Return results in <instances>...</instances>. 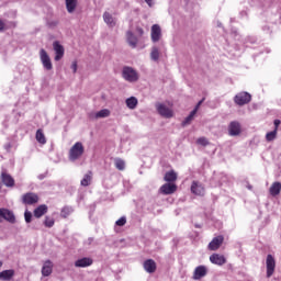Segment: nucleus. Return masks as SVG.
I'll list each match as a JSON object with an SVG mask.
<instances>
[{"mask_svg":"<svg viewBox=\"0 0 281 281\" xmlns=\"http://www.w3.org/2000/svg\"><path fill=\"white\" fill-rule=\"evenodd\" d=\"M71 69H72V72L76 74L78 71V63L74 61L71 64Z\"/></svg>","mask_w":281,"mask_h":281,"instance_id":"obj_41","label":"nucleus"},{"mask_svg":"<svg viewBox=\"0 0 281 281\" xmlns=\"http://www.w3.org/2000/svg\"><path fill=\"white\" fill-rule=\"evenodd\" d=\"M269 192L271 194V196H278V194H280L281 192V183L280 182H274L271 184Z\"/></svg>","mask_w":281,"mask_h":281,"instance_id":"obj_27","label":"nucleus"},{"mask_svg":"<svg viewBox=\"0 0 281 281\" xmlns=\"http://www.w3.org/2000/svg\"><path fill=\"white\" fill-rule=\"evenodd\" d=\"M91 265H93V259L89 257H83L75 261V267H77L78 269H85L87 267H91Z\"/></svg>","mask_w":281,"mask_h":281,"instance_id":"obj_15","label":"nucleus"},{"mask_svg":"<svg viewBox=\"0 0 281 281\" xmlns=\"http://www.w3.org/2000/svg\"><path fill=\"white\" fill-rule=\"evenodd\" d=\"M267 278H271L276 273V258L268 255L266 258Z\"/></svg>","mask_w":281,"mask_h":281,"instance_id":"obj_8","label":"nucleus"},{"mask_svg":"<svg viewBox=\"0 0 281 281\" xmlns=\"http://www.w3.org/2000/svg\"><path fill=\"white\" fill-rule=\"evenodd\" d=\"M88 243H89V245H91V244L93 243V238L90 237V238L88 239Z\"/></svg>","mask_w":281,"mask_h":281,"instance_id":"obj_50","label":"nucleus"},{"mask_svg":"<svg viewBox=\"0 0 281 281\" xmlns=\"http://www.w3.org/2000/svg\"><path fill=\"white\" fill-rule=\"evenodd\" d=\"M156 111L158 114H160L161 117H165L166 120H170L175 115L172 110L168 108L166 104L157 102L155 104Z\"/></svg>","mask_w":281,"mask_h":281,"instance_id":"obj_3","label":"nucleus"},{"mask_svg":"<svg viewBox=\"0 0 281 281\" xmlns=\"http://www.w3.org/2000/svg\"><path fill=\"white\" fill-rule=\"evenodd\" d=\"M273 124H274V131L278 133V127L280 126L281 121L277 119L274 120Z\"/></svg>","mask_w":281,"mask_h":281,"instance_id":"obj_42","label":"nucleus"},{"mask_svg":"<svg viewBox=\"0 0 281 281\" xmlns=\"http://www.w3.org/2000/svg\"><path fill=\"white\" fill-rule=\"evenodd\" d=\"M35 138L38 142V144H47V139L45 138V134L43 133V130L36 131Z\"/></svg>","mask_w":281,"mask_h":281,"instance_id":"obj_31","label":"nucleus"},{"mask_svg":"<svg viewBox=\"0 0 281 281\" xmlns=\"http://www.w3.org/2000/svg\"><path fill=\"white\" fill-rule=\"evenodd\" d=\"M276 137H278V132L276 130L266 134L267 142H273V139H276Z\"/></svg>","mask_w":281,"mask_h":281,"instance_id":"obj_36","label":"nucleus"},{"mask_svg":"<svg viewBox=\"0 0 281 281\" xmlns=\"http://www.w3.org/2000/svg\"><path fill=\"white\" fill-rule=\"evenodd\" d=\"M66 10L69 14H74L76 12V8H78V0H65Z\"/></svg>","mask_w":281,"mask_h":281,"instance_id":"obj_23","label":"nucleus"},{"mask_svg":"<svg viewBox=\"0 0 281 281\" xmlns=\"http://www.w3.org/2000/svg\"><path fill=\"white\" fill-rule=\"evenodd\" d=\"M40 59L46 71H52V69H54V66L52 65V58H49L46 49L42 48L40 50Z\"/></svg>","mask_w":281,"mask_h":281,"instance_id":"obj_5","label":"nucleus"},{"mask_svg":"<svg viewBox=\"0 0 281 281\" xmlns=\"http://www.w3.org/2000/svg\"><path fill=\"white\" fill-rule=\"evenodd\" d=\"M122 76L127 82H137V80H139V74H137V70L130 66L123 67Z\"/></svg>","mask_w":281,"mask_h":281,"instance_id":"obj_2","label":"nucleus"},{"mask_svg":"<svg viewBox=\"0 0 281 281\" xmlns=\"http://www.w3.org/2000/svg\"><path fill=\"white\" fill-rule=\"evenodd\" d=\"M194 115H196V109H193L190 114L182 122V126H188L192 124V120H194Z\"/></svg>","mask_w":281,"mask_h":281,"instance_id":"obj_30","label":"nucleus"},{"mask_svg":"<svg viewBox=\"0 0 281 281\" xmlns=\"http://www.w3.org/2000/svg\"><path fill=\"white\" fill-rule=\"evenodd\" d=\"M191 192L196 196H205V187L199 181H193L191 184Z\"/></svg>","mask_w":281,"mask_h":281,"instance_id":"obj_10","label":"nucleus"},{"mask_svg":"<svg viewBox=\"0 0 281 281\" xmlns=\"http://www.w3.org/2000/svg\"><path fill=\"white\" fill-rule=\"evenodd\" d=\"M53 271H54V263L52 262V260H46L42 267V276H44V278H47L52 276Z\"/></svg>","mask_w":281,"mask_h":281,"instance_id":"obj_19","label":"nucleus"},{"mask_svg":"<svg viewBox=\"0 0 281 281\" xmlns=\"http://www.w3.org/2000/svg\"><path fill=\"white\" fill-rule=\"evenodd\" d=\"M111 115V111L103 109L97 113H94L95 120H100L102 117H109Z\"/></svg>","mask_w":281,"mask_h":281,"instance_id":"obj_33","label":"nucleus"},{"mask_svg":"<svg viewBox=\"0 0 281 281\" xmlns=\"http://www.w3.org/2000/svg\"><path fill=\"white\" fill-rule=\"evenodd\" d=\"M249 188V190H251V187H248Z\"/></svg>","mask_w":281,"mask_h":281,"instance_id":"obj_52","label":"nucleus"},{"mask_svg":"<svg viewBox=\"0 0 281 281\" xmlns=\"http://www.w3.org/2000/svg\"><path fill=\"white\" fill-rule=\"evenodd\" d=\"M159 192L165 195L175 194L177 192V184L170 182L165 183L160 187Z\"/></svg>","mask_w":281,"mask_h":281,"instance_id":"obj_12","label":"nucleus"},{"mask_svg":"<svg viewBox=\"0 0 281 281\" xmlns=\"http://www.w3.org/2000/svg\"><path fill=\"white\" fill-rule=\"evenodd\" d=\"M151 41L153 43H159L161 41V26L159 24L151 26Z\"/></svg>","mask_w":281,"mask_h":281,"instance_id":"obj_14","label":"nucleus"},{"mask_svg":"<svg viewBox=\"0 0 281 281\" xmlns=\"http://www.w3.org/2000/svg\"><path fill=\"white\" fill-rule=\"evenodd\" d=\"M234 102L238 106H245L251 102V94L249 92H239L234 97Z\"/></svg>","mask_w":281,"mask_h":281,"instance_id":"obj_4","label":"nucleus"},{"mask_svg":"<svg viewBox=\"0 0 281 281\" xmlns=\"http://www.w3.org/2000/svg\"><path fill=\"white\" fill-rule=\"evenodd\" d=\"M0 267H3V262L2 261H0Z\"/></svg>","mask_w":281,"mask_h":281,"instance_id":"obj_51","label":"nucleus"},{"mask_svg":"<svg viewBox=\"0 0 281 281\" xmlns=\"http://www.w3.org/2000/svg\"><path fill=\"white\" fill-rule=\"evenodd\" d=\"M1 181L7 188H14V178H12L10 173L5 171L1 172Z\"/></svg>","mask_w":281,"mask_h":281,"instance_id":"obj_17","label":"nucleus"},{"mask_svg":"<svg viewBox=\"0 0 281 281\" xmlns=\"http://www.w3.org/2000/svg\"><path fill=\"white\" fill-rule=\"evenodd\" d=\"M125 104L127 109H131L132 111L137 109V104H138L137 98L135 97L127 98L125 101Z\"/></svg>","mask_w":281,"mask_h":281,"instance_id":"obj_29","label":"nucleus"},{"mask_svg":"<svg viewBox=\"0 0 281 281\" xmlns=\"http://www.w3.org/2000/svg\"><path fill=\"white\" fill-rule=\"evenodd\" d=\"M210 260L213 265H218L220 267H223V265L227 262V259H225V256L218 255V254L211 255Z\"/></svg>","mask_w":281,"mask_h":281,"instance_id":"obj_20","label":"nucleus"},{"mask_svg":"<svg viewBox=\"0 0 281 281\" xmlns=\"http://www.w3.org/2000/svg\"><path fill=\"white\" fill-rule=\"evenodd\" d=\"M24 221L25 223H32V212L30 211L24 212Z\"/></svg>","mask_w":281,"mask_h":281,"instance_id":"obj_39","label":"nucleus"},{"mask_svg":"<svg viewBox=\"0 0 281 281\" xmlns=\"http://www.w3.org/2000/svg\"><path fill=\"white\" fill-rule=\"evenodd\" d=\"M224 240L225 238L222 235L214 237L209 244L210 251H216V249H220Z\"/></svg>","mask_w":281,"mask_h":281,"instance_id":"obj_13","label":"nucleus"},{"mask_svg":"<svg viewBox=\"0 0 281 281\" xmlns=\"http://www.w3.org/2000/svg\"><path fill=\"white\" fill-rule=\"evenodd\" d=\"M145 3H147V5H149V8H153V5H154L153 0H145Z\"/></svg>","mask_w":281,"mask_h":281,"instance_id":"obj_47","label":"nucleus"},{"mask_svg":"<svg viewBox=\"0 0 281 281\" xmlns=\"http://www.w3.org/2000/svg\"><path fill=\"white\" fill-rule=\"evenodd\" d=\"M4 149L10 153V150L12 149V143H7L4 144Z\"/></svg>","mask_w":281,"mask_h":281,"instance_id":"obj_43","label":"nucleus"},{"mask_svg":"<svg viewBox=\"0 0 281 281\" xmlns=\"http://www.w3.org/2000/svg\"><path fill=\"white\" fill-rule=\"evenodd\" d=\"M126 41H127L130 47H132V49H135V47H137L138 40H137V36H135V34H133V32H131V31L126 32Z\"/></svg>","mask_w":281,"mask_h":281,"instance_id":"obj_21","label":"nucleus"},{"mask_svg":"<svg viewBox=\"0 0 281 281\" xmlns=\"http://www.w3.org/2000/svg\"><path fill=\"white\" fill-rule=\"evenodd\" d=\"M196 143L200 144V146H207V144H210L205 137L198 138Z\"/></svg>","mask_w":281,"mask_h":281,"instance_id":"obj_40","label":"nucleus"},{"mask_svg":"<svg viewBox=\"0 0 281 281\" xmlns=\"http://www.w3.org/2000/svg\"><path fill=\"white\" fill-rule=\"evenodd\" d=\"M114 166L117 170H125L126 168V162L122 160L121 158L114 159Z\"/></svg>","mask_w":281,"mask_h":281,"instance_id":"obj_34","label":"nucleus"},{"mask_svg":"<svg viewBox=\"0 0 281 281\" xmlns=\"http://www.w3.org/2000/svg\"><path fill=\"white\" fill-rule=\"evenodd\" d=\"M85 155V146L82 143L77 142L69 150L68 159L69 161H78Z\"/></svg>","mask_w":281,"mask_h":281,"instance_id":"obj_1","label":"nucleus"},{"mask_svg":"<svg viewBox=\"0 0 281 281\" xmlns=\"http://www.w3.org/2000/svg\"><path fill=\"white\" fill-rule=\"evenodd\" d=\"M49 25H50L52 27H56V25H58V21L50 22Z\"/></svg>","mask_w":281,"mask_h":281,"instance_id":"obj_48","label":"nucleus"},{"mask_svg":"<svg viewBox=\"0 0 281 281\" xmlns=\"http://www.w3.org/2000/svg\"><path fill=\"white\" fill-rule=\"evenodd\" d=\"M103 21L109 25V27H115L116 25V20L113 18V15L109 12L103 13Z\"/></svg>","mask_w":281,"mask_h":281,"instance_id":"obj_24","label":"nucleus"},{"mask_svg":"<svg viewBox=\"0 0 281 281\" xmlns=\"http://www.w3.org/2000/svg\"><path fill=\"white\" fill-rule=\"evenodd\" d=\"M55 224L54 217L46 216L44 220L45 227L52 228V226Z\"/></svg>","mask_w":281,"mask_h":281,"instance_id":"obj_37","label":"nucleus"},{"mask_svg":"<svg viewBox=\"0 0 281 281\" xmlns=\"http://www.w3.org/2000/svg\"><path fill=\"white\" fill-rule=\"evenodd\" d=\"M207 276V268L205 266H198L193 272V280H201Z\"/></svg>","mask_w":281,"mask_h":281,"instance_id":"obj_16","label":"nucleus"},{"mask_svg":"<svg viewBox=\"0 0 281 281\" xmlns=\"http://www.w3.org/2000/svg\"><path fill=\"white\" fill-rule=\"evenodd\" d=\"M70 214H74V207L64 206L60 211L61 218H67Z\"/></svg>","mask_w":281,"mask_h":281,"instance_id":"obj_32","label":"nucleus"},{"mask_svg":"<svg viewBox=\"0 0 281 281\" xmlns=\"http://www.w3.org/2000/svg\"><path fill=\"white\" fill-rule=\"evenodd\" d=\"M164 179L167 183H175V181H177V172H175V170L167 171Z\"/></svg>","mask_w":281,"mask_h":281,"instance_id":"obj_28","label":"nucleus"},{"mask_svg":"<svg viewBox=\"0 0 281 281\" xmlns=\"http://www.w3.org/2000/svg\"><path fill=\"white\" fill-rule=\"evenodd\" d=\"M5 30V23H3V20H0V32H3Z\"/></svg>","mask_w":281,"mask_h":281,"instance_id":"obj_45","label":"nucleus"},{"mask_svg":"<svg viewBox=\"0 0 281 281\" xmlns=\"http://www.w3.org/2000/svg\"><path fill=\"white\" fill-rule=\"evenodd\" d=\"M243 133V125L238 121H232L228 124V135L231 137H238Z\"/></svg>","mask_w":281,"mask_h":281,"instance_id":"obj_7","label":"nucleus"},{"mask_svg":"<svg viewBox=\"0 0 281 281\" xmlns=\"http://www.w3.org/2000/svg\"><path fill=\"white\" fill-rule=\"evenodd\" d=\"M53 48L55 52V60L58 63V60H61L63 56H65V47H63L60 42L56 41L53 43Z\"/></svg>","mask_w":281,"mask_h":281,"instance_id":"obj_11","label":"nucleus"},{"mask_svg":"<svg viewBox=\"0 0 281 281\" xmlns=\"http://www.w3.org/2000/svg\"><path fill=\"white\" fill-rule=\"evenodd\" d=\"M150 58L155 63H157V60H159V48L157 46H154L151 48Z\"/></svg>","mask_w":281,"mask_h":281,"instance_id":"obj_35","label":"nucleus"},{"mask_svg":"<svg viewBox=\"0 0 281 281\" xmlns=\"http://www.w3.org/2000/svg\"><path fill=\"white\" fill-rule=\"evenodd\" d=\"M143 267L147 273H155L157 271V262L153 259L145 260Z\"/></svg>","mask_w":281,"mask_h":281,"instance_id":"obj_18","label":"nucleus"},{"mask_svg":"<svg viewBox=\"0 0 281 281\" xmlns=\"http://www.w3.org/2000/svg\"><path fill=\"white\" fill-rule=\"evenodd\" d=\"M45 177H47V175L41 173L40 176H37V179H40V181H43V179H45Z\"/></svg>","mask_w":281,"mask_h":281,"instance_id":"obj_46","label":"nucleus"},{"mask_svg":"<svg viewBox=\"0 0 281 281\" xmlns=\"http://www.w3.org/2000/svg\"><path fill=\"white\" fill-rule=\"evenodd\" d=\"M0 189H1V182H0Z\"/></svg>","mask_w":281,"mask_h":281,"instance_id":"obj_53","label":"nucleus"},{"mask_svg":"<svg viewBox=\"0 0 281 281\" xmlns=\"http://www.w3.org/2000/svg\"><path fill=\"white\" fill-rule=\"evenodd\" d=\"M203 102H205V98H203L202 100H200V101L198 102V104L195 105L194 109H196V112L199 111V108L203 104Z\"/></svg>","mask_w":281,"mask_h":281,"instance_id":"obj_44","label":"nucleus"},{"mask_svg":"<svg viewBox=\"0 0 281 281\" xmlns=\"http://www.w3.org/2000/svg\"><path fill=\"white\" fill-rule=\"evenodd\" d=\"M115 225H117V227H124V225H126V217H125V216H122L121 218H119V220L115 222Z\"/></svg>","mask_w":281,"mask_h":281,"instance_id":"obj_38","label":"nucleus"},{"mask_svg":"<svg viewBox=\"0 0 281 281\" xmlns=\"http://www.w3.org/2000/svg\"><path fill=\"white\" fill-rule=\"evenodd\" d=\"M47 214V205L46 204H41L33 211V215L35 218H41L42 216H45Z\"/></svg>","mask_w":281,"mask_h":281,"instance_id":"obj_22","label":"nucleus"},{"mask_svg":"<svg viewBox=\"0 0 281 281\" xmlns=\"http://www.w3.org/2000/svg\"><path fill=\"white\" fill-rule=\"evenodd\" d=\"M14 278V270L9 269L0 272V280L10 281Z\"/></svg>","mask_w":281,"mask_h":281,"instance_id":"obj_26","label":"nucleus"},{"mask_svg":"<svg viewBox=\"0 0 281 281\" xmlns=\"http://www.w3.org/2000/svg\"><path fill=\"white\" fill-rule=\"evenodd\" d=\"M38 202V194L34 192H27L22 195V203L24 205H35Z\"/></svg>","mask_w":281,"mask_h":281,"instance_id":"obj_9","label":"nucleus"},{"mask_svg":"<svg viewBox=\"0 0 281 281\" xmlns=\"http://www.w3.org/2000/svg\"><path fill=\"white\" fill-rule=\"evenodd\" d=\"M3 221L14 225V223H16V216H14V212L8 209H0V223H3Z\"/></svg>","mask_w":281,"mask_h":281,"instance_id":"obj_6","label":"nucleus"},{"mask_svg":"<svg viewBox=\"0 0 281 281\" xmlns=\"http://www.w3.org/2000/svg\"><path fill=\"white\" fill-rule=\"evenodd\" d=\"M137 32H138V34H140V36H142V34H144V29L138 27V29H137Z\"/></svg>","mask_w":281,"mask_h":281,"instance_id":"obj_49","label":"nucleus"},{"mask_svg":"<svg viewBox=\"0 0 281 281\" xmlns=\"http://www.w3.org/2000/svg\"><path fill=\"white\" fill-rule=\"evenodd\" d=\"M92 179H93V172L88 171L83 176V179H81L80 186H82L83 188H87V187L91 186Z\"/></svg>","mask_w":281,"mask_h":281,"instance_id":"obj_25","label":"nucleus"}]
</instances>
